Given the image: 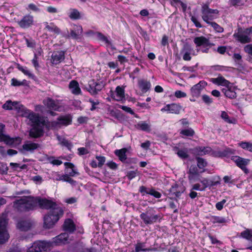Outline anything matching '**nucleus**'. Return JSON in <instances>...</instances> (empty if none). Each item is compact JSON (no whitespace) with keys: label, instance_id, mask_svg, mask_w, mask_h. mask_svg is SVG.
<instances>
[{"label":"nucleus","instance_id":"44","mask_svg":"<svg viewBox=\"0 0 252 252\" xmlns=\"http://www.w3.org/2000/svg\"><path fill=\"white\" fill-rule=\"evenodd\" d=\"M221 118L226 123L229 124H235L236 120L234 118L230 119L227 113L222 111L221 114Z\"/></svg>","mask_w":252,"mask_h":252},{"label":"nucleus","instance_id":"45","mask_svg":"<svg viewBox=\"0 0 252 252\" xmlns=\"http://www.w3.org/2000/svg\"><path fill=\"white\" fill-rule=\"evenodd\" d=\"M17 68L19 70L22 71L25 75L28 76L29 78L33 79L34 77V75L26 67L18 65Z\"/></svg>","mask_w":252,"mask_h":252},{"label":"nucleus","instance_id":"13","mask_svg":"<svg viewBox=\"0 0 252 252\" xmlns=\"http://www.w3.org/2000/svg\"><path fill=\"white\" fill-rule=\"evenodd\" d=\"M200 183L206 189V188H210L212 187L216 186L220 184V178L219 177H211L208 178H203L200 180Z\"/></svg>","mask_w":252,"mask_h":252},{"label":"nucleus","instance_id":"2","mask_svg":"<svg viewBox=\"0 0 252 252\" xmlns=\"http://www.w3.org/2000/svg\"><path fill=\"white\" fill-rule=\"evenodd\" d=\"M33 197H24L14 202V207L20 212L29 211L34 209Z\"/></svg>","mask_w":252,"mask_h":252},{"label":"nucleus","instance_id":"24","mask_svg":"<svg viewBox=\"0 0 252 252\" xmlns=\"http://www.w3.org/2000/svg\"><path fill=\"white\" fill-rule=\"evenodd\" d=\"M29 119L33 124V126L37 125V126H40V125L45 126V121L40 117L38 115L33 112L31 113Z\"/></svg>","mask_w":252,"mask_h":252},{"label":"nucleus","instance_id":"31","mask_svg":"<svg viewBox=\"0 0 252 252\" xmlns=\"http://www.w3.org/2000/svg\"><path fill=\"white\" fill-rule=\"evenodd\" d=\"M95 34L97 36V39L103 42H104L107 46H109L112 50L116 49L111 41H110L108 38L103 34L102 33L99 32H96Z\"/></svg>","mask_w":252,"mask_h":252},{"label":"nucleus","instance_id":"37","mask_svg":"<svg viewBox=\"0 0 252 252\" xmlns=\"http://www.w3.org/2000/svg\"><path fill=\"white\" fill-rule=\"evenodd\" d=\"M45 29L49 32H53L56 34H59L61 32L60 29L57 27L53 23H51L49 24L47 22L44 23Z\"/></svg>","mask_w":252,"mask_h":252},{"label":"nucleus","instance_id":"61","mask_svg":"<svg viewBox=\"0 0 252 252\" xmlns=\"http://www.w3.org/2000/svg\"><path fill=\"white\" fill-rule=\"evenodd\" d=\"M139 191L142 193V195L145 194H149V191H151V189L147 188L145 186H141L139 188Z\"/></svg>","mask_w":252,"mask_h":252},{"label":"nucleus","instance_id":"6","mask_svg":"<svg viewBox=\"0 0 252 252\" xmlns=\"http://www.w3.org/2000/svg\"><path fill=\"white\" fill-rule=\"evenodd\" d=\"M63 215L58 211L50 212L44 218V227L47 229L52 228Z\"/></svg>","mask_w":252,"mask_h":252},{"label":"nucleus","instance_id":"28","mask_svg":"<svg viewBox=\"0 0 252 252\" xmlns=\"http://www.w3.org/2000/svg\"><path fill=\"white\" fill-rule=\"evenodd\" d=\"M32 225L30 220H20L17 224V227L21 231H26L31 228Z\"/></svg>","mask_w":252,"mask_h":252},{"label":"nucleus","instance_id":"26","mask_svg":"<svg viewBox=\"0 0 252 252\" xmlns=\"http://www.w3.org/2000/svg\"><path fill=\"white\" fill-rule=\"evenodd\" d=\"M211 81L214 84L225 86L226 87H229L230 83L228 80H226L221 75H219L217 78H213L211 79Z\"/></svg>","mask_w":252,"mask_h":252},{"label":"nucleus","instance_id":"57","mask_svg":"<svg viewBox=\"0 0 252 252\" xmlns=\"http://www.w3.org/2000/svg\"><path fill=\"white\" fill-rule=\"evenodd\" d=\"M177 154L180 158L183 159L187 158L189 157L187 151L185 150H179Z\"/></svg>","mask_w":252,"mask_h":252},{"label":"nucleus","instance_id":"17","mask_svg":"<svg viewBox=\"0 0 252 252\" xmlns=\"http://www.w3.org/2000/svg\"><path fill=\"white\" fill-rule=\"evenodd\" d=\"M44 126L42 125L40 126H37V125L33 126L29 132L30 137L36 138L42 136L44 133Z\"/></svg>","mask_w":252,"mask_h":252},{"label":"nucleus","instance_id":"49","mask_svg":"<svg viewBox=\"0 0 252 252\" xmlns=\"http://www.w3.org/2000/svg\"><path fill=\"white\" fill-rule=\"evenodd\" d=\"M239 145L243 149L247 150L252 152V143L247 142H242L239 143Z\"/></svg>","mask_w":252,"mask_h":252},{"label":"nucleus","instance_id":"55","mask_svg":"<svg viewBox=\"0 0 252 252\" xmlns=\"http://www.w3.org/2000/svg\"><path fill=\"white\" fill-rule=\"evenodd\" d=\"M245 1V0H229L230 4L234 6L243 5Z\"/></svg>","mask_w":252,"mask_h":252},{"label":"nucleus","instance_id":"50","mask_svg":"<svg viewBox=\"0 0 252 252\" xmlns=\"http://www.w3.org/2000/svg\"><path fill=\"white\" fill-rule=\"evenodd\" d=\"M180 133L186 136H192L194 134V130L191 128L181 130Z\"/></svg>","mask_w":252,"mask_h":252},{"label":"nucleus","instance_id":"30","mask_svg":"<svg viewBox=\"0 0 252 252\" xmlns=\"http://www.w3.org/2000/svg\"><path fill=\"white\" fill-rule=\"evenodd\" d=\"M63 228V230L66 232L72 233L75 230V225L73 220L68 219L64 221Z\"/></svg>","mask_w":252,"mask_h":252},{"label":"nucleus","instance_id":"18","mask_svg":"<svg viewBox=\"0 0 252 252\" xmlns=\"http://www.w3.org/2000/svg\"><path fill=\"white\" fill-rule=\"evenodd\" d=\"M33 23V16L27 15L23 17V18L18 22L19 26L24 29L28 28L31 27Z\"/></svg>","mask_w":252,"mask_h":252},{"label":"nucleus","instance_id":"14","mask_svg":"<svg viewBox=\"0 0 252 252\" xmlns=\"http://www.w3.org/2000/svg\"><path fill=\"white\" fill-rule=\"evenodd\" d=\"M168 191V194L172 196V197H169V198H172L173 196L179 197L185 191V188L182 186L174 184Z\"/></svg>","mask_w":252,"mask_h":252},{"label":"nucleus","instance_id":"16","mask_svg":"<svg viewBox=\"0 0 252 252\" xmlns=\"http://www.w3.org/2000/svg\"><path fill=\"white\" fill-rule=\"evenodd\" d=\"M39 147L38 144L27 141L23 145L22 148L20 150V151L23 154H24L25 152L33 153Z\"/></svg>","mask_w":252,"mask_h":252},{"label":"nucleus","instance_id":"59","mask_svg":"<svg viewBox=\"0 0 252 252\" xmlns=\"http://www.w3.org/2000/svg\"><path fill=\"white\" fill-rule=\"evenodd\" d=\"M63 181L68 182L72 185H74L76 183V181L71 178L68 175H63Z\"/></svg>","mask_w":252,"mask_h":252},{"label":"nucleus","instance_id":"10","mask_svg":"<svg viewBox=\"0 0 252 252\" xmlns=\"http://www.w3.org/2000/svg\"><path fill=\"white\" fill-rule=\"evenodd\" d=\"M180 53L182 55L183 59L186 61H190L191 56L196 55L194 49L188 43L184 45Z\"/></svg>","mask_w":252,"mask_h":252},{"label":"nucleus","instance_id":"41","mask_svg":"<svg viewBox=\"0 0 252 252\" xmlns=\"http://www.w3.org/2000/svg\"><path fill=\"white\" fill-rule=\"evenodd\" d=\"M57 139L62 145L66 147L68 150H70L72 148V144L67 139L62 138L60 136L57 137Z\"/></svg>","mask_w":252,"mask_h":252},{"label":"nucleus","instance_id":"46","mask_svg":"<svg viewBox=\"0 0 252 252\" xmlns=\"http://www.w3.org/2000/svg\"><path fill=\"white\" fill-rule=\"evenodd\" d=\"M64 165L71 169V171L68 172L69 176H74L79 174L76 170L74 169V165L73 163L66 162L64 163Z\"/></svg>","mask_w":252,"mask_h":252},{"label":"nucleus","instance_id":"40","mask_svg":"<svg viewBox=\"0 0 252 252\" xmlns=\"http://www.w3.org/2000/svg\"><path fill=\"white\" fill-rule=\"evenodd\" d=\"M172 6H174L176 7L177 6H178L179 4H180L181 6L183 11L184 12H185L187 9V4L186 3H184L182 1H181L180 0H168Z\"/></svg>","mask_w":252,"mask_h":252},{"label":"nucleus","instance_id":"63","mask_svg":"<svg viewBox=\"0 0 252 252\" xmlns=\"http://www.w3.org/2000/svg\"><path fill=\"white\" fill-rule=\"evenodd\" d=\"M89 102H90L92 104V107L90 108L91 111H94L96 109V107L95 106L99 104V101L98 100L94 101L92 98L89 99Z\"/></svg>","mask_w":252,"mask_h":252},{"label":"nucleus","instance_id":"34","mask_svg":"<svg viewBox=\"0 0 252 252\" xmlns=\"http://www.w3.org/2000/svg\"><path fill=\"white\" fill-rule=\"evenodd\" d=\"M135 127L138 129L146 132H150L151 130L150 124L146 121L139 122L136 125H135Z\"/></svg>","mask_w":252,"mask_h":252},{"label":"nucleus","instance_id":"48","mask_svg":"<svg viewBox=\"0 0 252 252\" xmlns=\"http://www.w3.org/2000/svg\"><path fill=\"white\" fill-rule=\"evenodd\" d=\"M17 104H18L17 102H12L11 100H8L2 105V108L6 110H11L13 107H16L15 106Z\"/></svg>","mask_w":252,"mask_h":252},{"label":"nucleus","instance_id":"22","mask_svg":"<svg viewBox=\"0 0 252 252\" xmlns=\"http://www.w3.org/2000/svg\"><path fill=\"white\" fill-rule=\"evenodd\" d=\"M83 33V28L80 25H74L70 30V36L75 39H80Z\"/></svg>","mask_w":252,"mask_h":252},{"label":"nucleus","instance_id":"62","mask_svg":"<svg viewBox=\"0 0 252 252\" xmlns=\"http://www.w3.org/2000/svg\"><path fill=\"white\" fill-rule=\"evenodd\" d=\"M149 193L150 195H151L157 198H159L161 196V194L160 192L155 190L153 188L151 189V191H150Z\"/></svg>","mask_w":252,"mask_h":252},{"label":"nucleus","instance_id":"47","mask_svg":"<svg viewBox=\"0 0 252 252\" xmlns=\"http://www.w3.org/2000/svg\"><path fill=\"white\" fill-rule=\"evenodd\" d=\"M241 236L247 240H251L252 238V230L246 229L241 233Z\"/></svg>","mask_w":252,"mask_h":252},{"label":"nucleus","instance_id":"29","mask_svg":"<svg viewBox=\"0 0 252 252\" xmlns=\"http://www.w3.org/2000/svg\"><path fill=\"white\" fill-rule=\"evenodd\" d=\"M250 161L249 159L244 158L240 157H236L235 159H234L236 165L243 170H244L245 172L247 170L246 166L249 163Z\"/></svg>","mask_w":252,"mask_h":252},{"label":"nucleus","instance_id":"32","mask_svg":"<svg viewBox=\"0 0 252 252\" xmlns=\"http://www.w3.org/2000/svg\"><path fill=\"white\" fill-rule=\"evenodd\" d=\"M43 103L49 109L57 110L59 108L55 101L51 98L48 97L44 99Z\"/></svg>","mask_w":252,"mask_h":252},{"label":"nucleus","instance_id":"7","mask_svg":"<svg viewBox=\"0 0 252 252\" xmlns=\"http://www.w3.org/2000/svg\"><path fill=\"white\" fill-rule=\"evenodd\" d=\"M7 221L5 215L0 217V244H4L9 238V234L6 229Z\"/></svg>","mask_w":252,"mask_h":252},{"label":"nucleus","instance_id":"39","mask_svg":"<svg viewBox=\"0 0 252 252\" xmlns=\"http://www.w3.org/2000/svg\"><path fill=\"white\" fill-rule=\"evenodd\" d=\"M226 89H223L222 91L224 93V95L231 99L235 98L237 96L236 93L232 90L230 88L226 87Z\"/></svg>","mask_w":252,"mask_h":252},{"label":"nucleus","instance_id":"9","mask_svg":"<svg viewBox=\"0 0 252 252\" xmlns=\"http://www.w3.org/2000/svg\"><path fill=\"white\" fill-rule=\"evenodd\" d=\"M252 32V27L246 29L244 31L239 32L235 33L233 36L241 43H249L251 41V38L250 34Z\"/></svg>","mask_w":252,"mask_h":252},{"label":"nucleus","instance_id":"33","mask_svg":"<svg viewBox=\"0 0 252 252\" xmlns=\"http://www.w3.org/2000/svg\"><path fill=\"white\" fill-rule=\"evenodd\" d=\"M153 250V249L150 248H146L145 242H141L138 241L135 246V252H151Z\"/></svg>","mask_w":252,"mask_h":252},{"label":"nucleus","instance_id":"51","mask_svg":"<svg viewBox=\"0 0 252 252\" xmlns=\"http://www.w3.org/2000/svg\"><path fill=\"white\" fill-rule=\"evenodd\" d=\"M197 161V166L200 169H203L207 165V162L203 158L198 157L196 158Z\"/></svg>","mask_w":252,"mask_h":252},{"label":"nucleus","instance_id":"42","mask_svg":"<svg viewBox=\"0 0 252 252\" xmlns=\"http://www.w3.org/2000/svg\"><path fill=\"white\" fill-rule=\"evenodd\" d=\"M69 17L73 20L79 19L80 18V14L78 10L76 9H71L68 14Z\"/></svg>","mask_w":252,"mask_h":252},{"label":"nucleus","instance_id":"19","mask_svg":"<svg viewBox=\"0 0 252 252\" xmlns=\"http://www.w3.org/2000/svg\"><path fill=\"white\" fill-rule=\"evenodd\" d=\"M207 83L201 81L197 84L192 86L190 89L191 94L193 96L197 97L199 95L201 91L206 86Z\"/></svg>","mask_w":252,"mask_h":252},{"label":"nucleus","instance_id":"35","mask_svg":"<svg viewBox=\"0 0 252 252\" xmlns=\"http://www.w3.org/2000/svg\"><path fill=\"white\" fill-rule=\"evenodd\" d=\"M138 84L141 91L144 93H146L151 88L150 82L144 79L139 80Z\"/></svg>","mask_w":252,"mask_h":252},{"label":"nucleus","instance_id":"27","mask_svg":"<svg viewBox=\"0 0 252 252\" xmlns=\"http://www.w3.org/2000/svg\"><path fill=\"white\" fill-rule=\"evenodd\" d=\"M181 110V107L175 103L166 105L161 109V111H167L170 113L179 114Z\"/></svg>","mask_w":252,"mask_h":252},{"label":"nucleus","instance_id":"52","mask_svg":"<svg viewBox=\"0 0 252 252\" xmlns=\"http://www.w3.org/2000/svg\"><path fill=\"white\" fill-rule=\"evenodd\" d=\"M208 25L211 26V27L214 29V30H215L217 32L220 33L223 32V29L215 22L212 21V22L210 23Z\"/></svg>","mask_w":252,"mask_h":252},{"label":"nucleus","instance_id":"58","mask_svg":"<svg viewBox=\"0 0 252 252\" xmlns=\"http://www.w3.org/2000/svg\"><path fill=\"white\" fill-rule=\"evenodd\" d=\"M48 161L50 163L56 165H60L63 163V162L61 160L55 159L53 157H50L48 158Z\"/></svg>","mask_w":252,"mask_h":252},{"label":"nucleus","instance_id":"64","mask_svg":"<svg viewBox=\"0 0 252 252\" xmlns=\"http://www.w3.org/2000/svg\"><path fill=\"white\" fill-rule=\"evenodd\" d=\"M192 190L204 191L205 189L203 186L199 183L194 184L192 187Z\"/></svg>","mask_w":252,"mask_h":252},{"label":"nucleus","instance_id":"5","mask_svg":"<svg viewBox=\"0 0 252 252\" xmlns=\"http://www.w3.org/2000/svg\"><path fill=\"white\" fill-rule=\"evenodd\" d=\"M105 86L103 81L91 79L85 86V89L92 95L94 96L98 94Z\"/></svg>","mask_w":252,"mask_h":252},{"label":"nucleus","instance_id":"20","mask_svg":"<svg viewBox=\"0 0 252 252\" xmlns=\"http://www.w3.org/2000/svg\"><path fill=\"white\" fill-rule=\"evenodd\" d=\"M64 59V52L63 51L54 52L51 56V62L58 64Z\"/></svg>","mask_w":252,"mask_h":252},{"label":"nucleus","instance_id":"11","mask_svg":"<svg viewBox=\"0 0 252 252\" xmlns=\"http://www.w3.org/2000/svg\"><path fill=\"white\" fill-rule=\"evenodd\" d=\"M140 218L146 224H151L156 222L160 216L152 214L150 211L142 213L140 215Z\"/></svg>","mask_w":252,"mask_h":252},{"label":"nucleus","instance_id":"15","mask_svg":"<svg viewBox=\"0 0 252 252\" xmlns=\"http://www.w3.org/2000/svg\"><path fill=\"white\" fill-rule=\"evenodd\" d=\"M111 97L115 100L120 101L125 99L124 89L120 86H117L115 92H110Z\"/></svg>","mask_w":252,"mask_h":252},{"label":"nucleus","instance_id":"36","mask_svg":"<svg viewBox=\"0 0 252 252\" xmlns=\"http://www.w3.org/2000/svg\"><path fill=\"white\" fill-rule=\"evenodd\" d=\"M69 89L72 94H78L81 93V89L79 87L78 83L75 80H72L69 85Z\"/></svg>","mask_w":252,"mask_h":252},{"label":"nucleus","instance_id":"12","mask_svg":"<svg viewBox=\"0 0 252 252\" xmlns=\"http://www.w3.org/2000/svg\"><path fill=\"white\" fill-rule=\"evenodd\" d=\"M4 126L0 123V142H4L6 144L9 145H13L16 142L19 144L21 141V139L20 137L10 138L9 136L3 134L2 129Z\"/></svg>","mask_w":252,"mask_h":252},{"label":"nucleus","instance_id":"38","mask_svg":"<svg viewBox=\"0 0 252 252\" xmlns=\"http://www.w3.org/2000/svg\"><path fill=\"white\" fill-rule=\"evenodd\" d=\"M127 151V149L124 148L120 150H116L114 153L121 161L125 162L127 158L126 155Z\"/></svg>","mask_w":252,"mask_h":252},{"label":"nucleus","instance_id":"3","mask_svg":"<svg viewBox=\"0 0 252 252\" xmlns=\"http://www.w3.org/2000/svg\"><path fill=\"white\" fill-rule=\"evenodd\" d=\"M193 42L196 45V51L203 53H208L210 48L214 45L209 39L203 36L195 37Z\"/></svg>","mask_w":252,"mask_h":252},{"label":"nucleus","instance_id":"54","mask_svg":"<svg viewBox=\"0 0 252 252\" xmlns=\"http://www.w3.org/2000/svg\"><path fill=\"white\" fill-rule=\"evenodd\" d=\"M26 82L27 81L26 80H23L22 81H19L14 78L11 79V85L13 86H20L25 85Z\"/></svg>","mask_w":252,"mask_h":252},{"label":"nucleus","instance_id":"8","mask_svg":"<svg viewBox=\"0 0 252 252\" xmlns=\"http://www.w3.org/2000/svg\"><path fill=\"white\" fill-rule=\"evenodd\" d=\"M50 246V242L45 241H36L29 248L27 252H44Z\"/></svg>","mask_w":252,"mask_h":252},{"label":"nucleus","instance_id":"25","mask_svg":"<svg viewBox=\"0 0 252 252\" xmlns=\"http://www.w3.org/2000/svg\"><path fill=\"white\" fill-rule=\"evenodd\" d=\"M234 154L233 151L226 148L222 150H217L213 152V155L216 157H224L229 156Z\"/></svg>","mask_w":252,"mask_h":252},{"label":"nucleus","instance_id":"53","mask_svg":"<svg viewBox=\"0 0 252 252\" xmlns=\"http://www.w3.org/2000/svg\"><path fill=\"white\" fill-rule=\"evenodd\" d=\"M244 50L249 55V61L252 62V44L246 45Z\"/></svg>","mask_w":252,"mask_h":252},{"label":"nucleus","instance_id":"21","mask_svg":"<svg viewBox=\"0 0 252 252\" xmlns=\"http://www.w3.org/2000/svg\"><path fill=\"white\" fill-rule=\"evenodd\" d=\"M71 118L69 116H63L59 117L57 121L53 123V125L56 126H66L71 124Z\"/></svg>","mask_w":252,"mask_h":252},{"label":"nucleus","instance_id":"60","mask_svg":"<svg viewBox=\"0 0 252 252\" xmlns=\"http://www.w3.org/2000/svg\"><path fill=\"white\" fill-rule=\"evenodd\" d=\"M22 111H23V114H22L23 116L26 117L28 119L29 118L30 116L31 115V113H32V111L30 110H29L25 107H23V106H22Z\"/></svg>","mask_w":252,"mask_h":252},{"label":"nucleus","instance_id":"4","mask_svg":"<svg viewBox=\"0 0 252 252\" xmlns=\"http://www.w3.org/2000/svg\"><path fill=\"white\" fill-rule=\"evenodd\" d=\"M201 12L202 20L209 24L218 18L219 11L218 9L210 8L207 4H204L201 6Z\"/></svg>","mask_w":252,"mask_h":252},{"label":"nucleus","instance_id":"43","mask_svg":"<svg viewBox=\"0 0 252 252\" xmlns=\"http://www.w3.org/2000/svg\"><path fill=\"white\" fill-rule=\"evenodd\" d=\"M210 221L213 223H223L226 222V220L223 217L219 216H212L210 218Z\"/></svg>","mask_w":252,"mask_h":252},{"label":"nucleus","instance_id":"56","mask_svg":"<svg viewBox=\"0 0 252 252\" xmlns=\"http://www.w3.org/2000/svg\"><path fill=\"white\" fill-rule=\"evenodd\" d=\"M8 170V167L6 163L0 162V173L2 174H6Z\"/></svg>","mask_w":252,"mask_h":252},{"label":"nucleus","instance_id":"23","mask_svg":"<svg viewBox=\"0 0 252 252\" xmlns=\"http://www.w3.org/2000/svg\"><path fill=\"white\" fill-rule=\"evenodd\" d=\"M68 235L67 233H63L53 238V243L56 245H61L68 243Z\"/></svg>","mask_w":252,"mask_h":252},{"label":"nucleus","instance_id":"1","mask_svg":"<svg viewBox=\"0 0 252 252\" xmlns=\"http://www.w3.org/2000/svg\"><path fill=\"white\" fill-rule=\"evenodd\" d=\"M34 208L39 205L41 209H50V212L53 211H58L60 214H63V209L58 205L56 203L45 198H41L39 197H33Z\"/></svg>","mask_w":252,"mask_h":252}]
</instances>
